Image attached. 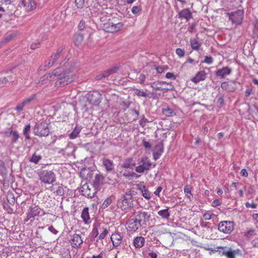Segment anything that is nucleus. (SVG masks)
Returning <instances> with one entry per match:
<instances>
[{
    "mask_svg": "<svg viewBox=\"0 0 258 258\" xmlns=\"http://www.w3.org/2000/svg\"><path fill=\"white\" fill-rule=\"evenodd\" d=\"M138 164L139 165L136 167L135 170L139 173H143L145 171L149 170L152 165L153 167L156 165L155 164H153L146 156H144L139 159Z\"/></svg>",
    "mask_w": 258,
    "mask_h": 258,
    "instance_id": "obj_3",
    "label": "nucleus"
},
{
    "mask_svg": "<svg viewBox=\"0 0 258 258\" xmlns=\"http://www.w3.org/2000/svg\"><path fill=\"white\" fill-rule=\"evenodd\" d=\"M217 103L220 105V106H222L224 103V96L223 95L220 96L218 101H217Z\"/></svg>",
    "mask_w": 258,
    "mask_h": 258,
    "instance_id": "obj_62",
    "label": "nucleus"
},
{
    "mask_svg": "<svg viewBox=\"0 0 258 258\" xmlns=\"http://www.w3.org/2000/svg\"><path fill=\"white\" fill-rule=\"evenodd\" d=\"M82 127L81 126L77 125L73 131L70 134L69 137L71 139H75L79 135L80 131H81Z\"/></svg>",
    "mask_w": 258,
    "mask_h": 258,
    "instance_id": "obj_28",
    "label": "nucleus"
},
{
    "mask_svg": "<svg viewBox=\"0 0 258 258\" xmlns=\"http://www.w3.org/2000/svg\"><path fill=\"white\" fill-rule=\"evenodd\" d=\"M8 82V80L6 77L0 78V87L5 86Z\"/></svg>",
    "mask_w": 258,
    "mask_h": 258,
    "instance_id": "obj_52",
    "label": "nucleus"
},
{
    "mask_svg": "<svg viewBox=\"0 0 258 258\" xmlns=\"http://www.w3.org/2000/svg\"><path fill=\"white\" fill-rule=\"evenodd\" d=\"M162 112L163 114L166 116H171L174 113L173 110L169 108L163 109Z\"/></svg>",
    "mask_w": 258,
    "mask_h": 258,
    "instance_id": "obj_38",
    "label": "nucleus"
},
{
    "mask_svg": "<svg viewBox=\"0 0 258 258\" xmlns=\"http://www.w3.org/2000/svg\"><path fill=\"white\" fill-rule=\"evenodd\" d=\"M206 75L207 74L205 71H199L196 74V76L191 79V81L192 82L197 84L200 81H204L206 78Z\"/></svg>",
    "mask_w": 258,
    "mask_h": 258,
    "instance_id": "obj_20",
    "label": "nucleus"
},
{
    "mask_svg": "<svg viewBox=\"0 0 258 258\" xmlns=\"http://www.w3.org/2000/svg\"><path fill=\"white\" fill-rule=\"evenodd\" d=\"M107 9L105 10L101 8V10L98 13L97 17L100 19V21L102 22H105L107 20L108 17V13L106 12Z\"/></svg>",
    "mask_w": 258,
    "mask_h": 258,
    "instance_id": "obj_26",
    "label": "nucleus"
},
{
    "mask_svg": "<svg viewBox=\"0 0 258 258\" xmlns=\"http://www.w3.org/2000/svg\"><path fill=\"white\" fill-rule=\"evenodd\" d=\"M103 232L99 235L98 238L99 239H103L108 233L107 228H103Z\"/></svg>",
    "mask_w": 258,
    "mask_h": 258,
    "instance_id": "obj_50",
    "label": "nucleus"
},
{
    "mask_svg": "<svg viewBox=\"0 0 258 258\" xmlns=\"http://www.w3.org/2000/svg\"><path fill=\"white\" fill-rule=\"evenodd\" d=\"M232 72V69L228 67H225L221 69L217 70L215 72V75L220 77V79L225 78L227 75H230Z\"/></svg>",
    "mask_w": 258,
    "mask_h": 258,
    "instance_id": "obj_16",
    "label": "nucleus"
},
{
    "mask_svg": "<svg viewBox=\"0 0 258 258\" xmlns=\"http://www.w3.org/2000/svg\"><path fill=\"white\" fill-rule=\"evenodd\" d=\"M256 235L255 231L254 229H251L250 230L247 231V232H245L244 233V236H245L247 238H250V237H252L253 236H254Z\"/></svg>",
    "mask_w": 258,
    "mask_h": 258,
    "instance_id": "obj_43",
    "label": "nucleus"
},
{
    "mask_svg": "<svg viewBox=\"0 0 258 258\" xmlns=\"http://www.w3.org/2000/svg\"><path fill=\"white\" fill-rule=\"evenodd\" d=\"M213 58L211 56H206L205 57L204 62L208 64H211L213 62Z\"/></svg>",
    "mask_w": 258,
    "mask_h": 258,
    "instance_id": "obj_57",
    "label": "nucleus"
},
{
    "mask_svg": "<svg viewBox=\"0 0 258 258\" xmlns=\"http://www.w3.org/2000/svg\"><path fill=\"white\" fill-rule=\"evenodd\" d=\"M31 125L30 124L26 125L23 130V134L26 140H30L29 133L30 132Z\"/></svg>",
    "mask_w": 258,
    "mask_h": 258,
    "instance_id": "obj_35",
    "label": "nucleus"
},
{
    "mask_svg": "<svg viewBox=\"0 0 258 258\" xmlns=\"http://www.w3.org/2000/svg\"><path fill=\"white\" fill-rule=\"evenodd\" d=\"M141 11V7L139 6H134L132 9V13L136 15H139Z\"/></svg>",
    "mask_w": 258,
    "mask_h": 258,
    "instance_id": "obj_39",
    "label": "nucleus"
},
{
    "mask_svg": "<svg viewBox=\"0 0 258 258\" xmlns=\"http://www.w3.org/2000/svg\"><path fill=\"white\" fill-rule=\"evenodd\" d=\"M41 211V209L38 206L33 205L31 206L27 213V217L24 220V222H27L29 220L33 221L35 217L39 215Z\"/></svg>",
    "mask_w": 258,
    "mask_h": 258,
    "instance_id": "obj_6",
    "label": "nucleus"
},
{
    "mask_svg": "<svg viewBox=\"0 0 258 258\" xmlns=\"http://www.w3.org/2000/svg\"><path fill=\"white\" fill-rule=\"evenodd\" d=\"M78 8H82L85 4V0H75Z\"/></svg>",
    "mask_w": 258,
    "mask_h": 258,
    "instance_id": "obj_49",
    "label": "nucleus"
},
{
    "mask_svg": "<svg viewBox=\"0 0 258 258\" xmlns=\"http://www.w3.org/2000/svg\"><path fill=\"white\" fill-rule=\"evenodd\" d=\"M254 34L258 37V20H256L254 23V29H253Z\"/></svg>",
    "mask_w": 258,
    "mask_h": 258,
    "instance_id": "obj_51",
    "label": "nucleus"
},
{
    "mask_svg": "<svg viewBox=\"0 0 258 258\" xmlns=\"http://www.w3.org/2000/svg\"><path fill=\"white\" fill-rule=\"evenodd\" d=\"M230 85L227 82H223L221 85V87L223 89V90H226V91H229V92H233L234 91L235 89H236V88L235 87H232L231 88H229V87Z\"/></svg>",
    "mask_w": 258,
    "mask_h": 258,
    "instance_id": "obj_33",
    "label": "nucleus"
},
{
    "mask_svg": "<svg viewBox=\"0 0 258 258\" xmlns=\"http://www.w3.org/2000/svg\"><path fill=\"white\" fill-rule=\"evenodd\" d=\"M54 78L57 80L55 83L56 87H59L63 86L64 82V68L63 66L57 68L52 74L47 73L44 75L40 78V82H41V84H43L50 82Z\"/></svg>",
    "mask_w": 258,
    "mask_h": 258,
    "instance_id": "obj_1",
    "label": "nucleus"
},
{
    "mask_svg": "<svg viewBox=\"0 0 258 258\" xmlns=\"http://www.w3.org/2000/svg\"><path fill=\"white\" fill-rule=\"evenodd\" d=\"M103 164L107 171H111L114 169L113 162L108 159H103Z\"/></svg>",
    "mask_w": 258,
    "mask_h": 258,
    "instance_id": "obj_27",
    "label": "nucleus"
},
{
    "mask_svg": "<svg viewBox=\"0 0 258 258\" xmlns=\"http://www.w3.org/2000/svg\"><path fill=\"white\" fill-rule=\"evenodd\" d=\"M10 134L12 136V142L14 143L16 142L20 137L18 132L16 131H13L11 129L10 131Z\"/></svg>",
    "mask_w": 258,
    "mask_h": 258,
    "instance_id": "obj_36",
    "label": "nucleus"
},
{
    "mask_svg": "<svg viewBox=\"0 0 258 258\" xmlns=\"http://www.w3.org/2000/svg\"><path fill=\"white\" fill-rule=\"evenodd\" d=\"M39 177L45 184H51L55 180V175L52 171L42 170L39 172Z\"/></svg>",
    "mask_w": 258,
    "mask_h": 258,
    "instance_id": "obj_5",
    "label": "nucleus"
},
{
    "mask_svg": "<svg viewBox=\"0 0 258 258\" xmlns=\"http://www.w3.org/2000/svg\"><path fill=\"white\" fill-rule=\"evenodd\" d=\"M143 189L142 196L146 199H150L151 198V192L146 188L145 186H144Z\"/></svg>",
    "mask_w": 258,
    "mask_h": 258,
    "instance_id": "obj_40",
    "label": "nucleus"
},
{
    "mask_svg": "<svg viewBox=\"0 0 258 258\" xmlns=\"http://www.w3.org/2000/svg\"><path fill=\"white\" fill-rule=\"evenodd\" d=\"M75 78V77L72 75H66V84H68L72 83Z\"/></svg>",
    "mask_w": 258,
    "mask_h": 258,
    "instance_id": "obj_46",
    "label": "nucleus"
},
{
    "mask_svg": "<svg viewBox=\"0 0 258 258\" xmlns=\"http://www.w3.org/2000/svg\"><path fill=\"white\" fill-rule=\"evenodd\" d=\"M111 199L110 198H107L104 201L102 204V208L104 209L107 208L111 203Z\"/></svg>",
    "mask_w": 258,
    "mask_h": 258,
    "instance_id": "obj_48",
    "label": "nucleus"
},
{
    "mask_svg": "<svg viewBox=\"0 0 258 258\" xmlns=\"http://www.w3.org/2000/svg\"><path fill=\"white\" fill-rule=\"evenodd\" d=\"M88 99L90 104L98 105L101 101L102 96L99 92L94 91L89 96Z\"/></svg>",
    "mask_w": 258,
    "mask_h": 258,
    "instance_id": "obj_13",
    "label": "nucleus"
},
{
    "mask_svg": "<svg viewBox=\"0 0 258 258\" xmlns=\"http://www.w3.org/2000/svg\"><path fill=\"white\" fill-rule=\"evenodd\" d=\"M145 242V238L142 236H137L133 240V245L136 248L142 247Z\"/></svg>",
    "mask_w": 258,
    "mask_h": 258,
    "instance_id": "obj_23",
    "label": "nucleus"
},
{
    "mask_svg": "<svg viewBox=\"0 0 258 258\" xmlns=\"http://www.w3.org/2000/svg\"><path fill=\"white\" fill-rule=\"evenodd\" d=\"M104 179V178L101 174H97L95 176L93 184L92 185L97 189L103 183Z\"/></svg>",
    "mask_w": 258,
    "mask_h": 258,
    "instance_id": "obj_25",
    "label": "nucleus"
},
{
    "mask_svg": "<svg viewBox=\"0 0 258 258\" xmlns=\"http://www.w3.org/2000/svg\"><path fill=\"white\" fill-rule=\"evenodd\" d=\"M81 217L85 224H88L91 222L88 207H85L83 209L81 213Z\"/></svg>",
    "mask_w": 258,
    "mask_h": 258,
    "instance_id": "obj_24",
    "label": "nucleus"
},
{
    "mask_svg": "<svg viewBox=\"0 0 258 258\" xmlns=\"http://www.w3.org/2000/svg\"><path fill=\"white\" fill-rule=\"evenodd\" d=\"M84 36L81 33L75 34L74 36V41L76 45L79 46L83 40Z\"/></svg>",
    "mask_w": 258,
    "mask_h": 258,
    "instance_id": "obj_29",
    "label": "nucleus"
},
{
    "mask_svg": "<svg viewBox=\"0 0 258 258\" xmlns=\"http://www.w3.org/2000/svg\"><path fill=\"white\" fill-rule=\"evenodd\" d=\"M136 218L143 224L146 225L147 222L149 221L150 218V214L147 212L139 211L137 213Z\"/></svg>",
    "mask_w": 258,
    "mask_h": 258,
    "instance_id": "obj_14",
    "label": "nucleus"
},
{
    "mask_svg": "<svg viewBox=\"0 0 258 258\" xmlns=\"http://www.w3.org/2000/svg\"><path fill=\"white\" fill-rule=\"evenodd\" d=\"M85 27V22L84 20L80 21L79 25L78 28L80 30H83Z\"/></svg>",
    "mask_w": 258,
    "mask_h": 258,
    "instance_id": "obj_56",
    "label": "nucleus"
},
{
    "mask_svg": "<svg viewBox=\"0 0 258 258\" xmlns=\"http://www.w3.org/2000/svg\"><path fill=\"white\" fill-rule=\"evenodd\" d=\"M184 191L186 196L187 194L191 195V187L189 185H186L184 187Z\"/></svg>",
    "mask_w": 258,
    "mask_h": 258,
    "instance_id": "obj_55",
    "label": "nucleus"
},
{
    "mask_svg": "<svg viewBox=\"0 0 258 258\" xmlns=\"http://www.w3.org/2000/svg\"><path fill=\"white\" fill-rule=\"evenodd\" d=\"M36 98V95L35 94H32L25 99L23 100L24 102L27 104L31 102V101H33Z\"/></svg>",
    "mask_w": 258,
    "mask_h": 258,
    "instance_id": "obj_45",
    "label": "nucleus"
},
{
    "mask_svg": "<svg viewBox=\"0 0 258 258\" xmlns=\"http://www.w3.org/2000/svg\"><path fill=\"white\" fill-rule=\"evenodd\" d=\"M21 6L25 8L27 12L33 11L36 9L37 5L35 0H22L21 2Z\"/></svg>",
    "mask_w": 258,
    "mask_h": 258,
    "instance_id": "obj_12",
    "label": "nucleus"
},
{
    "mask_svg": "<svg viewBox=\"0 0 258 258\" xmlns=\"http://www.w3.org/2000/svg\"><path fill=\"white\" fill-rule=\"evenodd\" d=\"M228 248H227L226 247H223V246L216 247V249H219V251H218V253L221 256L226 255Z\"/></svg>",
    "mask_w": 258,
    "mask_h": 258,
    "instance_id": "obj_37",
    "label": "nucleus"
},
{
    "mask_svg": "<svg viewBox=\"0 0 258 258\" xmlns=\"http://www.w3.org/2000/svg\"><path fill=\"white\" fill-rule=\"evenodd\" d=\"M133 196V191L132 190H128L124 194L117 202L118 208L125 212L130 211L134 206Z\"/></svg>",
    "mask_w": 258,
    "mask_h": 258,
    "instance_id": "obj_2",
    "label": "nucleus"
},
{
    "mask_svg": "<svg viewBox=\"0 0 258 258\" xmlns=\"http://www.w3.org/2000/svg\"><path fill=\"white\" fill-rule=\"evenodd\" d=\"M229 19L233 23L236 25H240L243 19V11L238 10L237 11L232 12L228 14Z\"/></svg>",
    "mask_w": 258,
    "mask_h": 258,
    "instance_id": "obj_8",
    "label": "nucleus"
},
{
    "mask_svg": "<svg viewBox=\"0 0 258 258\" xmlns=\"http://www.w3.org/2000/svg\"><path fill=\"white\" fill-rule=\"evenodd\" d=\"M142 143H143V146L145 148H146V149H150V148H151V145L150 143L149 142L146 141L145 140H143V141H142Z\"/></svg>",
    "mask_w": 258,
    "mask_h": 258,
    "instance_id": "obj_60",
    "label": "nucleus"
},
{
    "mask_svg": "<svg viewBox=\"0 0 258 258\" xmlns=\"http://www.w3.org/2000/svg\"><path fill=\"white\" fill-rule=\"evenodd\" d=\"M134 90L136 91L135 94L139 97H148V94L146 92L141 91L138 89L135 88L134 89Z\"/></svg>",
    "mask_w": 258,
    "mask_h": 258,
    "instance_id": "obj_41",
    "label": "nucleus"
},
{
    "mask_svg": "<svg viewBox=\"0 0 258 258\" xmlns=\"http://www.w3.org/2000/svg\"><path fill=\"white\" fill-rule=\"evenodd\" d=\"M122 23L114 24L112 22H108L104 24V30L109 33H114L120 30L123 27Z\"/></svg>",
    "mask_w": 258,
    "mask_h": 258,
    "instance_id": "obj_10",
    "label": "nucleus"
},
{
    "mask_svg": "<svg viewBox=\"0 0 258 258\" xmlns=\"http://www.w3.org/2000/svg\"><path fill=\"white\" fill-rule=\"evenodd\" d=\"M227 258H235V253L231 248H228L225 255Z\"/></svg>",
    "mask_w": 258,
    "mask_h": 258,
    "instance_id": "obj_42",
    "label": "nucleus"
},
{
    "mask_svg": "<svg viewBox=\"0 0 258 258\" xmlns=\"http://www.w3.org/2000/svg\"><path fill=\"white\" fill-rule=\"evenodd\" d=\"M70 242L72 246L74 247L79 246L83 242V241L79 234H74L71 235Z\"/></svg>",
    "mask_w": 258,
    "mask_h": 258,
    "instance_id": "obj_18",
    "label": "nucleus"
},
{
    "mask_svg": "<svg viewBox=\"0 0 258 258\" xmlns=\"http://www.w3.org/2000/svg\"><path fill=\"white\" fill-rule=\"evenodd\" d=\"M135 166V162L132 158L129 157L124 160L121 167L124 168L133 169Z\"/></svg>",
    "mask_w": 258,
    "mask_h": 258,
    "instance_id": "obj_22",
    "label": "nucleus"
},
{
    "mask_svg": "<svg viewBox=\"0 0 258 258\" xmlns=\"http://www.w3.org/2000/svg\"><path fill=\"white\" fill-rule=\"evenodd\" d=\"M158 214L162 218L168 219L170 216V213L168 211V209L160 210L158 212Z\"/></svg>",
    "mask_w": 258,
    "mask_h": 258,
    "instance_id": "obj_31",
    "label": "nucleus"
},
{
    "mask_svg": "<svg viewBox=\"0 0 258 258\" xmlns=\"http://www.w3.org/2000/svg\"><path fill=\"white\" fill-rule=\"evenodd\" d=\"M168 67L167 66H161L158 67L156 68L157 72L159 74L163 73L165 70L167 69Z\"/></svg>",
    "mask_w": 258,
    "mask_h": 258,
    "instance_id": "obj_53",
    "label": "nucleus"
},
{
    "mask_svg": "<svg viewBox=\"0 0 258 258\" xmlns=\"http://www.w3.org/2000/svg\"><path fill=\"white\" fill-rule=\"evenodd\" d=\"M159 83H156L155 82H154L151 85V87L154 89H156L157 90H162V88L160 87L158 85H159Z\"/></svg>",
    "mask_w": 258,
    "mask_h": 258,
    "instance_id": "obj_54",
    "label": "nucleus"
},
{
    "mask_svg": "<svg viewBox=\"0 0 258 258\" xmlns=\"http://www.w3.org/2000/svg\"><path fill=\"white\" fill-rule=\"evenodd\" d=\"M139 79L140 83L143 84L146 79V76L144 74H142L140 75Z\"/></svg>",
    "mask_w": 258,
    "mask_h": 258,
    "instance_id": "obj_64",
    "label": "nucleus"
},
{
    "mask_svg": "<svg viewBox=\"0 0 258 258\" xmlns=\"http://www.w3.org/2000/svg\"><path fill=\"white\" fill-rule=\"evenodd\" d=\"M245 205L246 208H251L252 209H255L257 206L256 204H255V203L250 204L248 202L246 203Z\"/></svg>",
    "mask_w": 258,
    "mask_h": 258,
    "instance_id": "obj_59",
    "label": "nucleus"
},
{
    "mask_svg": "<svg viewBox=\"0 0 258 258\" xmlns=\"http://www.w3.org/2000/svg\"><path fill=\"white\" fill-rule=\"evenodd\" d=\"M218 230L225 234H229L234 230V223L231 221H222L219 224Z\"/></svg>",
    "mask_w": 258,
    "mask_h": 258,
    "instance_id": "obj_9",
    "label": "nucleus"
},
{
    "mask_svg": "<svg viewBox=\"0 0 258 258\" xmlns=\"http://www.w3.org/2000/svg\"><path fill=\"white\" fill-rule=\"evenodd\" d=\"M42 159V156L36 154V152H35L30 159L29 161L31 162H33L35 164H37L40 160Z\"/></svg>",
    "mask_w": 258,
    "mask_h": 258,
    "instance_id": "obj_30",
    "label": "nucleus"
},
{
    "mask_svg": "<svg viewBox=\"0 0 258 258\" xmlns=\"http://www.w3.org/2000/svg\"><path fill=\"white\" fill-rule=\"evenodd\" d=\"M178 16L180 19H185L186 22L192 18V14L188 9H184L179 11Z\"/></svg>",
    "mask_w": 258,
    "mask_h": 258,
    "instance_id": "obj_19",
    "label": "nucleus"
},
{
    "mask_svg": "<svg viewBox=\"0 0 258 258\" xmlns=\"http://www.w3.org/2000/svg\"><path fill=\"white\" fill-rule=\"evenodd\" d=\"M26 105V104L23 101L22 102L18 104L16 106L15 109L17 111L18 113L22 111L24 109V107H25V106Z\"/></svg>",
    "mask_w": 258,
    "mask_h": 258,
    "instance_id": "obj_44",
    "label": "nucleus"
},
{
    "mask_svg": "<svg viewBox=\"0 0 258 258\" xmlns=\"http://www.w3.org/2000/svg\"><path fill=\"white\" fill-rule=\"evenodd\" d=\"M16 35L15 33L11 34L9 35L6 38L5 41L8 42L12 40L14 38L16 37Z\"/></svg>",
    "mask_w": 258,
    "mask_h": 258,
    "instance_id": "obj_58",
    "label": "nucleus"
},
{
    "mask_svg": "<svg viewBox=\"0 0 258 258\" xmlns=\"http://www.w3.org/2000/svg\"><path fill=\"white\" fill-rule=\"evenodd\" d=\"M62 51V50H61L60 51H57L55 53V54L54 55L53 57V56H51L53 60H52L51 62H49L48 66V68L52 66L53 65V63L54 62V61L57 60L58 59V58H59V57L61 55Z\"/></svg>",
    "mask_w": 258,
    "mask_h": 258,
    "instance_id": "obj_34",
    "label": "nucleus"
},
{
    "mask_svg": "<svg viewBox=\"0 0 258 258\" xmlns=\"http://www.w3.org/2000/svg\"><path fill=\"white\" fill-rule=\"evenodd\" d=\"M34 132L35 135L39 137L47 136L49 133L47 124L43 122L40 123L35 127Z\"/></svg>",
    "mask_w": 258,
    "mask_h": 258,
    "instance_id": "obj_7",
    "label": "nucleus"
},
{
    "mask_svg": "<svg viewBox=\"0 0 258 258\" xmlns=\"http://www.w3.org/2000/svg\"><path fill=\"white\" fill-rule=\"evenodd\" d=\"M118 70V67L117 66H114L110 69H109L105 71H104L102 73L97 75L95 77V79L97 80H101L104 78L108 77L111 74L115 73L117 70Z\"/></svg>",
    "mask_w": 258,
    "mask_h": 258,
    "instance_id": "obj_15",
    "label": "nucleus"
},
{
    "mask_svg": "<svg viewBox=\"0 0 258 258\" xmlns=\"http://www.w3.org/2000/svg\"><path fill=\"white\" fill-rule=\"evenodd\" d=\"M92 236L96 237L98 235V229L96 227H94L92 232Z\"/></svg>",
    "mask_w": 258,
    "mask_h": 258,
    "instance_id": "obj_63",
    "label": "nucleus"
},
{
    "mask_svg": "<svg viewBox=\"0 0 258 258\" xmlns=\"http://www.w3.org/2000/svg\"><path fill=\"white\" fill-rule=\"evenodd\" d=\"M175 52L176 54L180 58L183 57L185 55L184 50L179 48H177Z\"/></svg>",
    "mask_w": 258,
    "mask_h": 258,
    "instance_id": "obj_47",
    "label": "nucleus"
},
{
    "mask_svg": "<svg viewBox=\"0 0 258 258\" xmlns=\"http://www.w3.org/2000/svg\"><path fill=\"white\" fill-rule=\"evenodd\" d=\"M81 194L88 198H93L97 192V189L92 184L85 183L79 189Z\"/></svg>",
    "mask_w": 258,
    "mask_h": 258,
    "instance_id": "obj_4",
    "label": "nucleus"
},
{
    "mask_svg": "<svg viewBox=\"0 0 258 258\" xmlns=\"http://www.w3.org/2000/svg\"><path fill=\"white\" fill-rule=\"evenodd\" d=\"M110 239L114 247L118 246L122 241V237L119 232H115L112 234Z\"/></svg>",
    "mask_w": 258,
    "mask_h": 258,
    "instance_id": "obj_17",
    "label": "nucleus"
},
{
    "mask_svg": "<svg viewBox=\"0 0 258 258\" xmlns=\"http://www.w3.org/2000/svg\"><path fill=\"white\" fill-rule=\"evenodd\" d=\"M142 225L143 224H142L136 218H135L134 220H131L128 223V228L133 231H137Z\"/></svg>",
    "mask_w": 258,
    "mask_h": 258,
    "instance_id": "obj_21",
    "label": "nucleus"
},
{
    "mask_svg": "<svg viewBox=\"0 0 258 258\" xmlns=\"http://www.w3.org/2000/svg\"><path fill=\"white\" fill-rule=\"evenodd\" d=\"M190 43L193 50H198L199 49L201 44L195 39H190Z\"/></svg>",
    "mask_w": 258,
    "mask_h": 258,
    "instance_id": "obj_32",
    "label": "nucleus"
},
{
    "mask_svg": "<svg viewBox=\"0 0 258 258\" xmlns=\"http://www.w3.org/2000/svg\"><path fill=\"white\" fill-rule=\"evenodd\" d=\"M165 77L167 79H172L174 80L176 79L175 75L173 73L170 72L166 73Z\"/></svg>",
    "mask_w": 258,
    "mask_h": 258,
    "instance_id": "obj_61",
    "label": "nucleus"
},
{
    "mask_svg": "<svg viewBox=\"0 0 258 258\" xmlns=\"http://www.w3.org/2000/svg\"><path fill=\"white\" fill-rule=\"evenodd\" d=\"M164 151V145L163 141H160L158 142L155 147L154 148L153 151V159L155 160H157L162 155Z\"/></svg>",
    "mask_w": 258,
    "mask_h": 258,
    "instance_id": "obj_11",
    "label": "nucleus"
}]
</instances>
